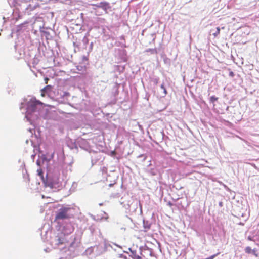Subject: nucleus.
<instances>
[{"instance_id":"9d476101","label":"nucleus","mask_w":259,"mask_h":259,"mask_svg":"<svg viewBox=\"0 0 259 259\" xmlns=\"http://www.w3.org/2000/svg\"><path fill=\"white\" fill-rule=\"evenodd\" d=\"M134 259H141V257L138 255H134Z\"/></svg>"},{"instance_id":"f03ea898","label":"nucleus","mask_w":259,"mask_h":259,"mask_svg":"<svg viewBox=\"0 0 259 259\" xmlns=\"http://www.w3.org/2000/svg\"><path fill=\"white\" fill-rule=\"evenodd\" d=\"M53 241L55 245L58 246L65 244L67 242L65 235L63 232L58 233L53 239Z\"/></svg>"},{"instance_id":"9b49d317","label":"nucleus","mask_w":259,"mask_h":259,"mask_svg":"<svg viewBox=\"0 0 259 259\" xmlns=\"http://www.w3.org/2000/svg\"><path fill=\"white\" fill-rule=\"evenodd\" d=\"M229 76L231 77H233L234 76V73L232 71H230L229 72Z\"/></svg>"},{"instance_id":"39448f33","label":"nucleus","mask_w":259,"mask_h":259,"mask_svg":"<svg viewBox=\"0 0 259 259\" xmlns=\"http://www.w3.org/2000/svg\"><path fill=\"white\" fill-rule=\"evenodd\" d=\"M161 88L163 90V97H165L167 94V92L165 87L164 83H162L160 86Z\"/></svg>"},{"instance_id":"7ed1b4c3","label":"nucleus","mask_w":259,"mask_h":259,"mask_svg":"<svg viewBox=\"0 0 259 259\" xmlns=\"http://www.w3.org/2000/svg\"><path fill=\"white\" fill-rule=\"evenodd\" d=\"M93 6H95L97 8H101L104 10L106 13H107V10L111 8L110 4L107 2H102L99 4H91Z\"/></svg>"},{"instance_id":"20e7f679","label":"nucleus","mask_w":259,"mask_h":259,"mask_svg":"<svg viewBox=\"0 0 259 259\" xmlns=\"http://www.w3.org/2000/svg\"><path fill=\"white\" fill-rule=\"evenodd\" d=\"M42 103L39 101L36 100V99L34 100H31L30 103L29 104L28 108L29 109H31L32 111H35L36 106L37 105H41Z\"/></svg>"},{"instance_id":"423d86ee","label":"nucleus","mask_w":259,"mask_h":259,"mask_svg":"<svg viewBox=\"0 0 259 259\" xmlns=\"http://www.w3.org/2000/svg\"><path fill=\"white\" fill-rule=\"evenodd\" d=\"M37 173H38V175L41 178V179H43L44 178V176H43V172H42V170L41 169H37Z\"/></svg>"},{"instance_id":"f8f14e48","label":"nucleus","mask_w":259,"mask_h":259,"mask_svg":"<svg viewBox=\"0 0 259 259\" xmlns=\"http://www.w3.org/2000/svg\"><path fill=\"white\" fill-rule=\"evenodd\" d=\"M167 204H168V206H169L170 207H171V206H172V203H171V202H168Z\"/></svg>"},{"instance_id":"0eeeda50","label":"nucleus","mask_w":259,"mask_h":259,"mask_svg":"<svg viewBox=\"0 0 259 259\" xmlns=\"http://www.w3.org/2000/svg\"><path fill=\"white\" fill-rule=\"evenodd\" d=\"M218 98L217 97H215V96H211L210 98V100L212 103H214L215 101L218 100Z\"/></svg>"},{"instance_id":"6e6552de","label":"nucleus","mask_w":259,"mask_h":259,"mask_svg":"<svg viewBox=\"0 0 259 259\" xmlns=\"http://www.w3.org/2000/svg\"><path fill=\"white\" fill-rule=\"evenodd\" d=\"M245 252L247 253H250L252 251L251 248L250 247H246L245 249Z\"/></svg>"},{"instance_id":"1a4fd4ad","label":"nucleus","mask_w":259,"mask_h":259,"mask_svg":"<svg viewBox=\"0 0 259 259\" xmlns=\"http://www.w3.org/2000/svg\"><path fill=\"white\" fill-rule=\"evenodd\" d=\"M220 27H218L217 28V31L215 33H213V35L214 36H218L219 34H220Z\"/></svg>"},{"instance_id":"f257e3e1","label":"nucleus","mask_w":259,"mask_h":259,"mask_svg":"<svg viewBox=\"0 0 259 259\" xmlns=\"http://www.w3.org/2000/svg\"><path fill=\"white\" fill-rule=\"evenodd\" d=\"M73 208L67 206H62L56 213L55 221L69 219L73 217V214L71 213Z\"/></svg>"}]
</instances>
